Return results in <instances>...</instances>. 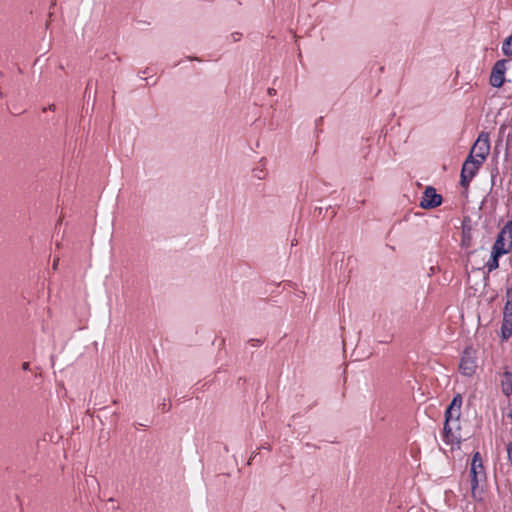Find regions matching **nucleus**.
<instances>
[{
  "instance_id": "obj_18",
  "label": "nucleus",
  "mask_w": 512,
  "mask_h": 512,
  "mask_svg": "<svg viewBox=\"0 0 512 512\" xmlns=\"http://www.w3.org/2000/svg\"><path fill=\"white\" fill-rule=\"evenodd\" d=\"M58 263H59V259H58V258H57V259H54V261H53V265H52L53 270H56V269H57V267H58Z\"/></svg>"
},
{
  "instance_id": "obj_5",
  "label": "nucleus",
  "mask_w": 512,
  "mask_h": 512,
  "mask_svg": "<svg viewBox=\"0 0 512 512\" xmlns=\"http://www.w3.org/2000/svg\"><path fill=\"white\" fill-rule=\"evenodd\" d=\"M476 368V352L472 348H466L459 363V371L462 375L470 377L476 372Z\"/></svg>"
},
{
  "instance_id": "obj_6",
  "label": "nucleus",
  "mask_w": 512,
  "mask_h": 512,
  "mask_svg": "<svg viewBox=\"0 0 512 512\" xmlns=\"http://www.w3.org/2000/svg\"><path fill=\"white\" fill-rule=\"evenodd\" d=\"M442 200V196L436 192V189L432 186H428L423 192L420 207L423 209H433L440 206Z\"/></svg>"
},
{
  "instance_id": "obj_20",
  "label": "nucleus",
  "mask_w": 512,
  "mask_h": 512,
  "mask_svg": "<svg viewBox=\"0 0 512 512\" xmlns=\"http://www.w3.org/2000/svg\"><path fill=\"white\" fill-rule=\"evenodd\" d=\"M169 410V407H166L165 404H163V411H168Z\"/></svg>"
},
{
  "instance_id": "obj_17",
  "label": "nucleus",
  "mask_w": 512,
  "mask_h": 512,
  "mask_svg": "<svg viewBox=\"0 0 512 512\" xmlns=\"http://www.w3.org/2000/svg\"><path fill=\"white\" fill-rule=\"evenodd\" d=\"M506 450H507L508 458H509L510 462L512 463V442H509L507 444Z\"/></svg>"
},
{
  "instance_id": "obj_12",
  "label": "nucleus",
  "mask_w": 512,
  "mask_h": 512,
  "mask_svg": "<svg viewBox=\"0 0 512 512\" xmlns=\"http://www.w3.org/2000/svg\"><path fill=\"white\" fill-rule=\"evenodd\" d=\"M502 52L507 56H512V35L509 36L502 45Z\"/></svg>"
},
{
  "instance_id": "obj_7",
  "label": "nucleus",
  "mask_w": 512,
  "mask_h": 512,
  "mask_svg": "<svg viewBox=\"0 0 512 512\" xmlns=\"http://www.w3.org/2000/svg\"><path fill=\"white\" fill-rule=\"evenodd\" d=\"M506 63L507 60L502 59L496 61L494 64L491 75H490V84L493 87L499 88L503 85L505 81V71H506Z\"/></svg>"
},
{
  "instance_id": "obj_9",
  "label": "nucleus",
  "mask_w": 512,
  "mask_h": 512,
  "mask_svg": "<svg viewBox=\"0 0 512 512\" xmlns=\"http://www.w3.org/2000/svg\"><path fill=\"white\" fill-rule=\"evenodd\" d=\"M500 387L502 393L509 397L512 395V372L504 371L502 374V379L500 381Z\"/></svg>"
},
{
  "instance_id": "obj_2",
  "label": "nucleus",
  "mask_w": 512,
  "mask_h": 512,
  "mask_svg": "<svg viewBox=\"0 0 512 512\" xmlns=\"http://www.w3.org/2000/svg\"><path fill=\"white\" fill-rule=\"evenodd\" d=\"M460 417V411L457 412L450 411V407H447L445 411V423L443 428L444 433V441L449 444H453L457 439L453 433L454 428H459L458 421Z\"/></svg>"
},
{
  "instance_id": "obj_14",
  "label": "nucleus",
  "mask_w": 512,
  "mask_h": 512,
  "mask_svg": "<svg viewBox=\"0 0 512 512\" xmlns=\"http://www.w3.org/2000/svg\"><path fill=\"white\" fill-rule=\"evenodd\" d=\"M471 236H470V229L463 228L462 232V245L465 247L470 246Z\"/></svg>"
},
{
  "instance_id": "obj_13",
  "label": "nucleus",
  "mask_w": 512,
  "mask_h": 512,
  "mask_svg": "<svg viewBox=\"0 0 512 512\" xmlns=\"http://www.w3.org/2000/svg\"><path fill=\"white\" fill-rule=\"evenodd\" d=\"M461 405H462V398L460 395H456L448 407H450V411L452 410L454 412H457V410L460 411Z\"/></svg>"
},
{
  "instance_id": "obj_15",
  "label": "nucleus",
  "mask_w": 512,
  "mask_h": 512,
  "mask_svg": "<svg viewBox=\"0 0 512 512\" xmlns=\"http://www.w3.org/2000/svg\"><path fill=\"white\" fill-rule=\"evenodd\" d=\"M241 36L242 34L239 33V32H233L231 35H230V38H231V41L232 42H237L241 39Z\"/></svg>"
},
{
  "instance_id": "obj_4",
  "label": "nucleus",
  "mask_w": 512,
  "mask_h": 512,
  "mask_svg": "<svg viewBox=\"0 0 512 512\" xmlns=\"http://www.w3.org/2000/svg\"><path fill=\"white\" fill-rule=\"evenodd\" d=\"M482 165V162L472 159V156H468L465 162L463 163L462 170H461V179L460 183L463 187H467L472 179L477 174L480 166Z\"/></svg>"
},
{
  "instance_id": "obj_21",
  "label": "nucleus",
  "mask_w": 512,
  "mask_h": 512,
  "mask_svg": "<svg viewBox=\"0 0 512 512\" xmlns=\"http://www.w3.org/2000/svg\"><path fill=\"white\" fill-rule=\"evenodd\" d=\"M268 92H269V94H273V93H275V90L274 89H269Z\"/></svg>"
},
{
  "instance_id": "obj_10",
  "label": "nucleus",
  "mask_w": 512,
  "mask_h": 512,
  "mask_svg": "<svg viewBox=\"0 0 512 512\" xmlns=\"http://www.w3.org/2000/svg\"><path fill=\"white\" fill-rule=\"evenodd\" d=\"M500 256H502V254L496 253L493 250L491 251L490 259L485 264V267L487 268L488 273L496 270L499 267V257Z\"/></svg>"
},
{
  "instance_id": "obj_16",
  "label": "nucleus",
  "mask_w": 512,
  "mask_h": 512,
  "mask_svg": "<svg viewBox=\"0 0 512 512\" xmlns=\"http://www.w3.org/2000/svg\"><path fill=\"white\" fill-rule=\"evenodd\" d=\"M266 173L263 169H255V177L258 179H263L265 177Z\"/></svg>"
},
{
  "instance_id": "obj_11",
  "label": "nucleus",
  "mask_w": 512,
  "mask_h": 512,
  "mask_svg": "<svg viewBox=\"0 0 512 512\" xmlns=\"http://www.w3.org/2000/svg\"><path fill=\"white\" fill-rule=\"evenodd\" d=\"M507 301L504 305L503 314H512V287L506 291Z\"/></svg>"
},
{
  "instance_id": "obj_19",
  "label": "nucleus",
  "mask_w": 512,
  "mask_h": 512,
  "mask_svg": "<svg viewBox=\"0 0 512 512\" xmlns=\"http://www.w3.org/2000/svg\"><path fill=\"white\" fill-rule=\"evenodd\" d=\"M22 369H23V370H28V369H29V363H28V362H24V363L22 364Z\"/></svg>"
},
{
  "instance_id": "obj_1",
  "label": "nucleus",
  "mask_w": 512,
  "mask_h": 512,
  "mask_svg": "<svg viewBox=\"0 0 512 512\" xmlns=\"http://www.w3.org/2000/svg\"><path fill=\"white\" fill-rule=\"evenodd\" d=\"M490 152V140L489 134L486 132L480 133L476 142L470 150L468 156H472V159H476L480 162H484Z\"/></svg>"
},
{
  "instance_id": "obj_8",
  "label": "nucleus",
  "mask_w": 512,
  "mask_h": 512,
  "mask_svg": "<svg viewBox=\"0 0 512 512\" xmlns=\"http://www.w3.org/2000/svg\"><path fill=\"white\" fill-rule=\"evenodd\" d=\"M512 337V314H503L501 325V338L507 341Z\"/></svg>"
},
{
  "instance_id": "obj_3",
  "label": "nucleus",
  "mask_w": 512,
  "mask_h": 512,
  "mask_svg": "<svg viewBox=\"0 0 512 512\" xmlns=\"http://www.w3.org/2000/svg\"><path fill=\"white\" fill-rule=\"evenodd\" d=\"M470 475H471V492L472 496L476 498V491L479 485V482L482 478L485 477L484 467L482 464V459L479 452H476L473 455L472 462H471V468H470Z\"/></svg>"
},
{
  "instance_id": "obj_22",
  "label": "nucleus",
  "mask_w": 512,
  "mask_h": 512,
  "mask_svg": "<svg viewBox=\"0 0 512 512\" xmlns=\"http://www.w3.org/2000/svg\"><path fill=\"white\" fill-rule=\"evenodd\" d=\"M510 416L512 417V411H511V413H510Z\"/></svg>"
}]
</instances>
